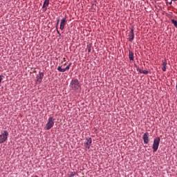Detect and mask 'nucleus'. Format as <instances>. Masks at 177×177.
<instances>
[{
  "label": "nucleus",
  "mask_w": 177,
  "mask_h": 177,
  "mask_svg": "<svg viewBox=\"0 0 177 177\" xmlns=\"http://www.w3.org/2000/svg\"><path fill=\"white\" fill-rule=\"evenodd\" d=\"M135 38V33L133 32V28L131 29L130 34L129 35V41L132 42Z\"/></svg>",
  "instance_id": "obj_9"
},
{
  "label": "nucleus",
  "mask_w": 177,
  "mask_h": 177,
  "mask_svg": "<svg viewBox=\"0 0 177 177\" xmlns=\"http://www.w3.org/2000/svg\"><path fill=\"white\" fill-rule=\"evenodd\" d=\"M57 23H60V18H57Z\"/></svg>",
  "instance_id": "obj_21"
},
{
  "label": "nucleus",
  "mask_w": 177,
  "mask_h": 177,
  "mask_svg": "<svg viewBox=\"0 0 177 177\" xmlns=\"http://www.w3.org/2000/svg\"><path fill=\"white\" fill-rule=\"evenodd\" d=\"M70 88L72 89V91H79V89H81V84H80V81L78 79H73L70 83Z\"/></svg>",
  "instance_id": "obj_1"
},
{
  "label": "nucleus",
  "mask_w": 177,
  "mask_h": 177,
  "mask_svg": "<svg viewBox=\"0 0 177 177\" xmlns=\"http://www.w3.org/2000/svg\"><path fill=\"white\" fill-rule=\"evenodd\" d=\"M129 60H131L133 62V60H135V58L133 57V52L129 50Z\"/></svg>",
  "instance_id": "obj_12"
},
{
  "label": "nucleus",
  "mask_w": 177,
  "mask_h": 177,
  "mask_svg": "<svg viewBox=\"0 0 177 177\" xmlns=\"http://www.w3.org/2000/svg\"><path fill=\"white\" fill-rule=\"evenodd\" d=\"M80 1V0H77V2H79Z\"/></svg>",
  "instance_id": "obj_25"
},
{
  "label": "nucleus",
  "mask_w": 177,
  "mask_h": 177,
  "mask_svg": "<svg viewBox=\"0 0 177 177\" xmlns=\"http://www.w3.org/2000/svg\"><path fill=\"white\" fill-rule=\"evenodd\" d=\"M137 71H138V73H142V71L140 68H137Z\"/></svg>",
  "instance_id": "obj_19"
},
{
  "label": "nucleus",
  "mask_w": 177,
  "mask_h": 177,
  "mask_svg": "<svg viewBox=\"0 0 177 177\" xmlns=\"http://www.w3.org/2000/svg\"><path fill=\"white\" fill-rule=\"evenodd\" d=\"M57 32L58 34V37L60 38V37H62V34L60 33V32L59 31V28H57Z\"/></svg>",
  "instance_id": "obj_16"
},
{
  "label": "nucleus",
  "mask_w": 177,
  "mask_h": 177,
  "mask_svg": "<svg viewBox=\"0 0 177 177\" xmlns=\"http://www.w3.org/2000/svg\"><path fill=\"white\" fill-rule=\"evenodd\" d=\"M2 137V135H0V138H1Z\"/></svg>",
  "instance_id": "obj_24"
},
{
  "label": "nucleus",
  "mask_w": 177,
  "mask_h": 177,
  "mask_svg": "<svg viewBox=\"0 0 177 177\" xmlns=\"http://www.w3.org/2000/svg\"><path fill=\"white\" fill-rule=\"evenodd\" d=\"M44 79V72H39V74L36 76V81L37 84H41L42 82V80Z\"/></svg>",
  "instance_id": "obj_6"
},
{
  "label": "nucleus",
  "mask_w": 177,
  "mask_h": 177,
  "mask_svg": "<svg viewBox=\"0 0 177 177\" xmlns=\"http://www.w3.org/2000/svg\"><path fill=\"white\" fill-rule=\"evenodd\" d=\"M59 22H57V26H56V28H57V26H59Z\"/></svg>",
  "instance_id": "obj_22"
},
{
  "label": "nucleus",
  "mask_w": 177,
  "mask_h": 177,
  "mask_svg": "<svg viewBox=\"0 0 177 177\" xmlns=\"http://www.w3.org/2000/svg\"><path fill=\"white\" fill-rule=\"evenodd\" d=\"M172 4V1H171L170 3H169V5H171Z\"/></svg>",
  "instance_id": "obj_23"
},
{
  "label": "nucleus",
  "mask_w": 177,
  "mask_h": 177,
  "mask_svg": "<svg viewBox=\"0 0 177 177\" xmlns=\"http://www.w3.org/2000/svg\"><path fill=\"white\" fill-rule=\"evenodd\" d=\"M67 17H64L60 22V26H59V29L62 30V31H63V30H64V27L66 26V24L67 23Z\"/></svg>",
  "instance_id": "obj_7"
},
{
  "label": "nucleus",
  "mask_w": 177,
  "mask_h": 177,
  "mask_svg": "<svg viewBox=\"0 0 177 177\" xmlns=\"http://www.w3.org/2000/svg\"><path fill=\"white\" fill-rule=\"evenodd\" d=\"M171 1H177V0H171Z\"/></svg>",
  "instance_id": "obj_26"
},
{
  "label": "nucleus",
  "mask_w": 177,
  "mask_h": 177,
  "mask_svg": "<svg viewBox=\"0 0 177 177\" xmlns=\"http://www.w3.org/2000/svg\"><path fill=\"white\" fill-rule=\"evenodd\" d=\"M77 175V173L75 171L71 172L70 174L68 175V177H74Z\"/></svg>",
  "instance_id": "obj_14"
},
{
  "label": "nucleus",
  "mask_w": 177,
  "mask_h": 177,
  "mask_svg": "<svg viewBox=\"0 0 177 177\" xmlns=\"http://www.w3.org/2000/svg\"><path fill=\"white\" fill-rule=\"evenodd\" d=\"M2 138H0V144L5 143L8 140V136H9V133L8 131L4 130L2 133Z\"/></svg>",
  "instance_id": "obj_4"
},
{
  "label": "nucleus",
  "mask_w": 177,
  "mask_h": 177,
  "mask_svg": "<svg viewBox=\"0 0 177 177\" xmlns=\"http://www.w3.org/2000/svg\"><path fill=\"white\" fill-rule=\"evenodd\" d=\"M2 80H3V76L0 75V84L2 82Z\"/></svg>",
  "instance_id": "obj_18"
},
{
  "label": "nucleus",
  "mask_w": 177,
  "mask_h": 177,
  "mask_svg": "<svg viewBox=\"0 0 177 177\" xmlns=\"http://www.w3.org/2000/svg\"><path fill=\"white\" fill-rule=\"evenodd\" d=\"M48 6H49V0H45L42 7L44 12H46V8H48Z\"/></svg>",
  "instance_id": "obj_11"
},
{
  "label": "nucleus",
  "mask_w": 177,
  "mask_h": 177,
  "mask_svg": "<svg viewBox=\"0 0 177 177\" xmlns=\"http://www.w3.org/2000/svg\"><path fill=\"white\" fill-rule=\"evenodd\" d=\"M160 140H161V139L160 138V137H157V138H154L153 146H152L153 153H156V151H157V150H158V146H160Z\"/></svg>",
  "instance_id": "obj_2"
},
{
  "label": "nucleus",
  "mask_w": 177,
  "mask_h": 177,
  "mask_svg": "<svg viewBox=\"0 0 177 177\" xmlns=\"http://www.w3.org/2000/svg\"><path fill=\"white\" fill-rule=\"evenodd\" d=\"M62 67H63V66H59L57 67V70L59 71V73H64L67 71V70H70V67H71V63H70L65 68H62Z\"/></svg>",
  "instance_id": "obj_8"
},
{
  "label": "nucleus",
  "mask_w": 177,
  "mask_h": 177,
  "mask_svg": "<svg viewBox=\"0 0 177 177\" xmlns=\"http://www.w3.org/2000/svg\"><path fill=\"white\" fill-rule=\"evenodd\" d=\"M92 145V138H86V141L84 142V147L86 149H91V145Z\"/></svg>",
  "instance_id": "obj_5"
},
{
  "label": "nucleus",
  "mask_w": 177,
  "mask_h": 177,
  "mask_svg": "<svg viewBox=\"0 0 177 177\" xmlns=\"http://www.w3.org/2000/svg\"><path fill=\"white\" fill-rule=\"evenodd\" d=\"M171 23H172V24H174V27H176V28H177V21L175 19H171Z\"/></svg>",
  "instance_id": "obj_15"
},
{
  "label": "nucleus",
  "mask_w": 177,
  "mask_h": 177,
  "mask_svg": "<svg viewBox=\"0 0 177 177\" xmlns=\"http://www.w3.org/2000/svg\"><path fill=\"white\" fill-rule=\"evenodd\" d=\"M55 118L52 116L48 118V122L46 124V129L47 131H49V129L53 128V125H55Z\"/></svg>",
  "instance_id": "obj_3"
},
{
  "label": "nucleus",
  "mask_w": 177,
  "mask_h": 177,
  "mask_svg": "<svg viewBox=\"0 0 177 177\" xmlns=\"http://www.w3.org/2000/svg\"><path fill=\"white\" fill-rule=\"evenodd\" d=\"M142 139H143L144 143L145 145H147L149 143V132H146L143 135Z\"/></svg>",
  "instance_id": "obj_10"
},
{
  "label": "nucleus",
  "mask_w": 177,
  "mask_h": 177,
  "mask_svg": "<svg viewBox=\"0 0 177 177\" xmlns=\"http://www.w3.org/2000/svg\"><path fill=\"white\" fill-rule=\"evenodd\" d=\"M162 66V71H167V62H163Z\"/></svg>",
  "instance_id": "obj_13"
},
{
  "label": "nucleus",
  "mask_w": 177,
  "mask_h": 177,
  "mask_svg": "<svg viewBox=\"0 0 177 177\" xmlns=\"http://www.w3.org/2000/svg\"><path fill=\"white\" fill-rule=\"evenodd\" d=\"M142 74H149V71H146V70H145V71H142Z\"/></svg>",
  "instance_id": "obj_17"
},
{
  "label": "nucleus",
  "mask_w": 177,
  "mask_h": 177,
  "mask_svg": "<svg viewBox=\"0 0 177 177\" xmlns=\"http://www.w3.org/2000/svg\"><path fill=\"white\" fill-rule=\"evenodd\" d=\"M87 50H88V52H91V47H87Z\"/></svg>",
  "instance_id": "obj_20"
}]
</instances>
